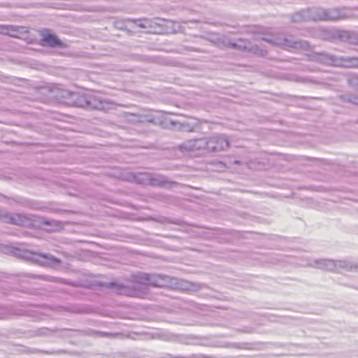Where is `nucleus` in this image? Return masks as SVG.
Returning a JSON list of instances; mask_svg holds the SVG:
<instances>
[{
	"label": "nucleus",
	"mask_w": 358,
	"mask_h": 358,
	"mask_svg": "<svg viewBox=\"0 0 358 358\" xmlns=\"http://www.w3.org/2000/svg\"><path fill=\"white\" fill-rule=\"evenodd\" d=\"M41 36L42 37L40 41L41 45H47L52 48H66L67 46L66 44L60 41L55 34L50 33L48 29L41 31Z\"/></svg>",
	"instance_id": "obj_1"
},
{
	"label": "nucleus",
	"mask_w": 358,
	"mask_h": 358,
	"mask_svg": "<svg viewBox=\"0 0 358 358\" xmlns=\"http://www.w3.org/2000/svg\"><path fill=\"white\" fill-rule=\"evenodd\" d=\"M9 35L13 37H18L17 34H16V30L13 28L10 29Z\"/></svg>",
	"instance_id": "obj_2"
}]
</instances>
